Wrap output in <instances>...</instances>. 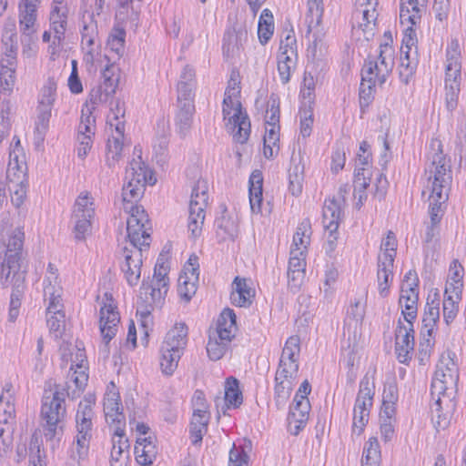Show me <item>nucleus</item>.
Wrapping results in <instances>:
<instances>
[{
	"mask_svg": "<svg viewBox=\"0 0 466 466\" xmlns=\"http://www.w3.org/2000/svg\"><path fill=\"white\" fill-rule=\"evenodd\" d=\"M56 84L52 78H48L47 83L41 90V96L39 99L40 108L52 109L53 104L56 100Z\"/></svg>",
	"mask_w": 466,
	"mask_h": 466,
	"instance_id": "48",
	"label": "nucleus"
},
{
	"mask_svg": "<svg viewBox=\"0 0 466 466\" xmlns=\"http://www.w3.org/2000/svg\"><path fill=\"white\" fill-rule=\"evenodd\" d=\"M275 403L279 409L282 408L290 396L292 390V380L289 379H279L275 376Z\"/></svg>",
	"mask_w": 466,
	"mask_h": 466,
	"instance_id": "37",
	"label": "nucleus"
},
{
	"mask_svg": "<svg viewBox=\"0 0 466 466\" xmlns=\"http://www.w3.org/2000/svg\"><path fill=\"white\" fill-rule=\"evenodd\" d=\"M25 170L26 163L25 161V155L17 156L16 158L13 157V156H9L6 177L10 183L16 182V185H19L20 182H24Z\"/></svg>",
	"mask_w": 466,
	"mask_h": 466,
	"instance_id": "31",
	"label": "nucleus"
},
{
	"mask_svg": "<svg viewBox=\"0 0 466 466\" xmlns=\"http://www.w3.org/2000/svg\"><path fill=\"white\" fill-rule=\"evenodd\" d=\"M66 19L67 16H58L57 15L50 16L51 30H53L55 34L53 41L54 46H60L65 38V32L67 24Z\"/></svg>",
	"mask_w": 466,
	"mask_h": 466,
	"instance_id": "51",
	"label": "nucleus"
},
{
	"mask_svg": "<svg viewBox=\"0 0 466 466\" xmlns=\"http://www.w3.org/2000/svg\"><path fill=\"white\" fill-rule=\"evenodd\" d=\"M322 5V0H309V11L306 16L308 34L311 32L313 26H318L320 24L323 14Z\"/></svg>",
	"mask_w": 466,
	"mask_h": 466,
	"instance_id": "42",
	"label": "nucleus"
},
{
	"mask_svg": "<svg viewBox=\"0 0 466 466\" xmlns=\"http://www.w3.org/2000/svg\"><path fill=\"white\" fill-rule=\"evenodd\" d=\"M248 456L245 451L240 447H236L233 444L229 451L228 466H244L248 464Z\"/></svg>",
	"mask_w": 466,
	"mask_h": 466,
	"instance_id": "64",
	"label": "nucleus"
},
{
	"mask_svg": "<svg viewBox=\"0 0 466 466\" xmlns=\"http://www.w3.org/2000/svg\"><path fill=\"white\" fill-rule=\"evenodd\" d=\"M456 354L447 350L441 357L440 364L437 366L434 378L431 382V395H442L447 409L454 408L453 392L459 379L457 364L454 361Z\"/></svg>",
	"mask_w": 466,
	"mask_h": 466,
	"instance_id": "5",
	"label": "nucleus"
},
{
	"mask_svg": "<svg viewBox=\"0 0 466 466\" xmlns=\"http://www.w3.org/2000/svg\"><path fill=\"white\" fill-rule=\"evenodd\" d=\"M289 189L292 195H299L301 193L302 181H303V167L299 164H295L289 169Z\"/></svg>",
	"mask_w": 466,
	"mask_h": 466,
	"instance_id": "54",
	"label": "nucleus"
},
{
	"mask_svg": "<svg viewBox=\"0 0 466 466\" xmlns=\"http://www.w3.org/2000/svg\"><path fill=\"white\" fill-rule=\"evenodd\" d=\"M380 447L376 437H371L365 443L361 466H379L380 463Z\"/></svg>",
	"mask_w": 466,
	"mask_h": 466,
	"instance_id": "33",
	"label": "nucleus"
},
{
	"mask_svg": "<svg viewBox=\"0 0 466 466\" xmlns=\"http://www.w3.org/2000/svg\"><path fill=\"white\" fill-rule=\"evenodd\" d=\"M300 351V339L298 336L289 337L283 348L280 360H297L299 361V355Z\"/></svg>",
	"mask_w": 466,
	"mask_h": 466,
	"instance_id": "49",
	"label": "nucleus"
},
{
	"mask_svg": "<svg viewBox=\"0 0 466 466\" xmlns=\"http://www.w3.org/2000/svg\"><path fill=\"white\" fill-rule=\"evenodd\" d=\"M127 178H129L127 185L124 186L122 197L123 201L126 203L124 208L128 210L130 216L132 215V208L137 207L144 210L143 207L134 205L137 199L140 198L144 192L143 180L147 179V172L144 167H140V164L136 160H133L126 170ZM147 217V215L145 214Z\"/></svg>",
	"mask_w": 466,
	"mask_h": 466,
	"instance_id": "8",
	"label": "nucleus"
},
{
	"mask_svg": "<svg viewBox=\"0 0 466 466\" xmlns=\"http://www.w3.org/2000/svg\"><path fill=\"white\" fill-rule=\"evenodd\" d=\"M105 299L106 301L100 309L99 323L101 334L107 344L116 336L120 316L116 311V307L113 304L112 295L106 293Z\"/></svg>",
	"mask_w": 466,
	"mask_h": 466,
	"instance_id": "10",
	"label": "nucleus"
},
{
	"mask_svg": "<svg viewBox=\"0 0 466 466\" xmlns=\"http://www.w3.org/2000/svg\"><path fill=\"white\" fill-rule=\"evenodd\" d=\"M431 163L425 169L428 175V187H431L429 199L446 202L452 183L451 159L443 153V147L439 139L431 142Z\"/></svg>",
	"mask_w": 466,
	"mask_h": 466,
	"instance_id": "3",
	"label": "nucleus"
},
{
	"mask_svg": "<svg viewBox=\"0 0 466 466\" xmlns=\"http://www.w3.org/2000/svg\"><path fill=\"white\" fill-rule=\"evenodd\" d=\"M274 31L273 15L268 9H264L260 15L258 25V35L262 45L268 43L271 38Z\"/></svg>",
	"mask_w": 466,
	"mask_h": 466,
	"instance_id": "36",
	"label": "nucleus"
},
{
	"mask_svg": "<svg viewBox=\"0 0 466 466\" xmlns=\"http://www.w3.org/2000/svg\"><path fill=\"white\" fill-rule=\"evenodd\" d=\"M208 184L205 180H198L192 189L189 204L196 203L197 207L206 208L208 206Z\"/></svg>",
	"mask_w": 466,
	"mask_h": 466,
	"instance_id": "46",
	"label": "nucleus"
},
{
	"mask_svg": "<svg viewBox=\"0 0 466 466\" xmlns=\"http://www.w3.org/2000/svg\"><path fill=\"white\" fill-rule=\"evenodd\" d=\"M187 327L184 323L176 325L171 329L166 335L164 341L162 342V351L167 352L172 350H178L183 352V350L187 344Z\"/></svg>",
	"mask_w": 466,
	"mask_h": 466,
	"instance_id": "16",
	"label": "nucleus"
},
{
	"mask_svg": "<svg viewBox=\"0 0 466 466\" xmlns=\"http://www.w3.org/2000/svg\"><path fill=\"white\" fill-rule=\"evenodd\" d=\"M298 371L299 361L279 360V368L277 370L276 375H278L279 379L284 378L292 380L293 379L296 378Z\"/></svg>",
	"mask_w": 466,
	"mask_h": 466,
	"instance_id": "57",
	"label": "nucleus"
},
{
	"mask_svg": "<svg viewBox=\"0 0 466 466\" xmlns=\"http://www.w3.org/2000/svg\"><path fill=\"white\" fill-rule=\"evenodd\" d=\"M248 38L246 26L239 23H234L228 28L223 37V56L227 61H232L239 56L243 42Z\"/></svg>",
	"mask_w": 466,
	"mask_h": 466,
	"instance_id": "9",
	"label": "nucleus"
},
{
	"mask_svg": "<svg viewBox=\"0 0 466 466\" xmlns=\"http://www.w3.org/2000/svg\"><path fill=\"white\" fill-rule=\"evenodd\" d=\"M374 396V383L365 376L360 383V390L353 410L352 432L360 436L369 421L370 409Z\"/></svg>",
	"mask_w": 466,
	"mask_h": 466,
	"instance_id": "7",
	"label": "nucleus"
},
{
	"mask_svg": "<svg viewBox=\"0 0 466 466\" xmlns=\"http://www.w3.org/2000/svg\"><path fill=\"white\" fill-rule=\"evenodd\" d=\"M15 57L8 55L0 62V94L9 96L15 82Z\"/></svg>",
	"mask_w": 466,
	"mask_h": 466,
	"instance_id": "19",
	"label": "nucleus"
},
{
	"mask_svg": "<svg viewBox=\"0 0 466 466\" xmlns=\"http://www.w3.org/2000/svg\"><path fill=\"white\" fill-rule=\"evenodd\" d=\"M309 230L310 223L309 220H304L299 224L293 237V244L296 246V248H300L299 246H303L306 248L307 244L309 243V234H308Z\"/></svg>",
	"mask_w": 466,
	"mask_h": 466,
	"instance_id": "60",
	"label": "nucleus"
},
{
	"mask_svg": "<svg viewBox=\"0 0 466 466\" xmlns=\"http://www.w3.org/2000/svg\"><path fill=\"white\" fill-rule=\"evenodd\" d=\"M64 322L65 314L62 311H59V313L54 314L53 316L47 318V326L50 332L54 334L56 339L62 337Z\"/></svg>",
	"mask_w": 466,
	"mask_h": 466,
	"instance_id": "62",
	"label": "nucleus"
},
{
	"mask_svg": "<svg viewBox=\"0 0 466 466\" xmlns=\"http://www.w3.org/2000/svg\"><path fill=\"white\" fill-rule=\"evenodd\" d=\"M217 227V237L219 238V242L230 239L234 241L238 236V224L237 218L229 216L226 213V210L222 215L215 220Z\"/></svg>",
	"mask_w": 466,
	"mask_h": 466,
	"instance_id": "21",
	"label": "nucleus"
},
{
	"mask_svg": "<svg viewBox=\"0 0 466 466\" xmlns=\"http://www.w3.org/2000/svg\"><path fill=\"white\" fill-rule=\"evenodd\" d=\"M300 115V134L303 137L310 136L312 131V126L314 122L313 118V107L301 106L299 109Z\"/></svg>",
	"mask_w": 466,
	"mask_h": 466,
	"instance_id": "55",
	"label": "nucleus"
},
{
	"mask_svg": "<svg viewBox=\"0 0 466 466\" xmlns=\"http://www.w3.org/2000/svg\"><path fill=\"white\" fill-rule=\"evenodd\" d=\"M168 266L163 257H159L154 268V275L152 280H157V285L165 288L164 293H167L168 287Z\"/></svg>",
	"mask_w": 466,
	"mask_h": 466,
	"instance_id": "52",
	"label": "nucleus"
},
{
	"mask_svg": "<svg viewBox=\"0 0 466 466\" xmlns=\"http://www.w3.org/2000/svg\"><path fill=\"white\" fill-rule=\"evenodd\" d=\"M76 390L72 395L65 387L60 389V385H56V390L52 396L44 395L41 406V418L44 421V435L47 441L57 439L60 441L64 434V420L66 416V409L65 405V395L74 399Z\"/></svg>",
	"mask_w": 466,
	"mask_h": 466,
	"instance_id": "4",
	"label": "nucleus"
},
{
	"mask_svg": "<svg viewBox=\"0 0 466 466\" xmlns=\"http://www.w3.org/2000/svg\"><path fill=\"white\" fill-rule=\"evenodd\" d=\"M440 301L437 298V294H434L433 298L428 296L427 303L422 318V326L427 330V335L431 336L436 323L440 319Z\"/></svg>",
	"mask_w": 466,
	"mask_h": 466,
	"instance_id": "29",
	"label": "nucleus"
},
{
	"mask_svg": "<svg viewBox=\"0 0 466 466\" xmlns=\"http://www.w3.org/2000/svg\"><path fill=\"white\" fill-rule=\"evenodd\" d=\"M342 209L340 203L335 199H329L324 202L322 210V223L326 230L329 231V237L333 239L329 240L330 249H333V243L337 239L334 235L337 232L339 222L341 220Z\"/></svg>",
	"mask_w": 466,
	"mask_h": 466,
	"instance_id": "12",
	"label": "nucleus"
},
{
	"mask_svg": "<svg viewBox=\"0 0 466 466\" xmlns=\"http://www.w3.org/2000/svg\"><path fill=\"white\" fill-rule=\"evenodd\" d=\"M123 137L117 134V137H114L112 139H108L106 148V164L109 167L115 166L116 162L118 160L122 149H123Z\"/></svg>",
	"mask_w": 466,
	"mask_h": 466,
	"instance_id": "44",
	"label": "nucleus"
},
{
	"mask_svg": "<svg viewBox=\"0 0 466 466\" xmlns=\"http://www.w3.org/2000/svg\"><path fill=\"white\" fill-rule=\"evenodd\" d=\"M429 214L431 221L427 225L425 233V242L430 243L433 238L439 234L440 222L444 215L446 208V202L440 200L429 199Z\"/></svg>",
	"mask_w": 466,
	"mask_h": 466,
	"instance_id": "17",
	"label": "nucleus"
},
{
	"mask_svg": "<svg viewBox=\"0 0 466 466\" xmlns=\"http://www.w3.org/2000/svg\"><path fill=\"white\" fill-rule=\"evenodd\" d=\"M125 37L126 31L123 28H114L107 40V46L111 51L121 56L124 52Z\"/></svg>",
	"mask_w": 466,
	"mask_h": 466,
	"instance_id": "56",
	"label": "nucleus"
},
{
	"mask_svg": "<svg viewBox=\"0 0 466 466\" xmlns=\"http://www.w3.org/2000/svg\"><path fill=\"white\" fill-rule=\"evenodd\" d=\"M41 441L36 433H34L31 437L29 443V455H30V465L43 466L44 462L41 458Z\"/></svg>",
	"mask_w": 466,
	"mask_h": 466,
	"instance_id": "59",
	"label": "nucleus"
},
{
	"mask_svg": "<svg viewBox=\"0 0 466 466\" xmlns=\"http://www.w3.org/2000/svg\"><path fill=\"white\" fill-rule=\"evenodd\" d=\"M160 368L165 375L170 376L174 373L177 368L178 361L181 358L182 353L178 350L176 351H162V346L160 347Z\"/></svg>",
	"mask_w": 466,
	"mask_h": 466,
	"instance_id": "40",
	"label": "nucleus"
},
{
	"mask_svg": "<svg viewBox=\"0 0 466 466\" xmlns=\"http://www.w3.org/2000/svg\"><path fill=\"white\" fill-rule=\"evenodd\" d=\"M416 55V51L412 56L411 50H405L404 47H400V78L406 85L416 71L418 66Z\"/></svg>",
	"mask_w": 466,
	"mask_h": 466,
	"instance_id": "30",
	"label": "nucleus"
},
{
	"mask_svg": "<svg viewBox=\"0 0 466 466\" xmlns=\"http://www.w3.org/2000/svg\"><path fill=\"white\" fill-rule=\"evenodd\" d=\"M373 63L377 66L378 82L380 85H383L394 66L393 50L388 41L380 45L378 61H373Z\"/></svg>",
	"mask_w": 466,
	"mask_h": 466,
	"instance_id": "14",
	"label": "nucleus"
},
{
	"mask_svg": "<svg viewBox=\"0 0 466 466\" xmlns=\"http://www.w3.org/2000/svg\"><path fill=\"white\" fill-rule=\"evenodd\" d=\"M279 96L272 93L268 101V109L265 116L268 126H279Z\"/></svg>",
	"mask_w": 466,
	"mask_h": 466,
	"instance_id": "45",
	"label": "nucleus"
},
{
	"mask_svg": "<svg viewBox=\"0 0 466 466\" xmlns=\"http://www.w3.org/2000/svg\"><path fill=\"white\" fill-rule=\"evenodd\" d=\"M236 319L237 317L233 309L229 308L224 309L218 319L217 329L214 331L215 335L221 337L222 339L232 340L237 329Z\"/></svg>",
	"mask_w": 466,
	"mask_h": 466,
	"instance_id": "24",
	"label": "nucleus"
},
{
	"mask_svg": "<svg viewBox=\"0 0 466 466\" xmlns=\"http://www.w3.org/2000/svg\"><path fill=\"white\" fill-rule=\"evenodd\" d=\"M112 117L108 116V123L111 127H115L116 132L124 137L125 121L121 120L125 116V108L121 106L120 102L116 101L115 106L110 108Z\"/></svg>",
	"mask_w": 466,
	"mask_h": 466,
	"instance_id": "50",
	"label": "nucleus"
},
{
	"mask_svg": "<svg viewBox=\"0 0 466 466\" xmlns=\"http://www.w3.org/2000/svg\"><path fill=\"white\" fill-rule=\"evenodd\" d=\"M198 277L188 275L187 271L179 275L177 292L185 302H189L197 291Z\"/></svg>",
	"mask_w": 466,
	"mask_h": 466,
	"instance_id": "32",
	"label": "nucleus"
},
{
	"mask_svg": "<svg viewBox=\"0 0 466 466\" xmlns=\"http://www.w3.org/2000/svg\"><path fill=\"white\" fill-rule=\"evenodd\" d=\"M120 395L118 392H107L104 400V411L106 420L115 427V435H122L126 427V418L122 412Z\"/></svg>",
	"mask_w": 466,
	"mask_h": 466,
	"instance_id": "11",
	"label": "nucleus"
},
{
	"mask_svg": "<svg viewBox=\"0 0 466 466\" xmlns=\"http://www.w3.org/2000/svg\"><path fill=\"white\" fill-rule=\"evenodd\" d=\"M393 258L390 255L378 256V289L382 298L389 294L390 276H392Z\"/></svg>",
	"mask_w": 466,
	"mask_h": 466,
	"instance_id": "23",
	"label": "nucleus"
},
{
	"mask_svg": "<svg viewBox=\"0 0 466 466\" xmlns=\"http://www.w3.org/2000/svg\"><path fill=\"white\" fill-rule=\"evenodd\" d=\"M463 276L464 269L460 264L458 259L452 260L450 266V277L449 281H451V285H455L457 291H460L461 287H463Z\"/></svg>",
	"mask_w": 466,
	"mask_h": 466,
	"instance_id": "61",
	"label": "nucleus"
},
{
	"mask_svg": "<svg viewBox=\"0 0 466 466\" xmlns=\"http://www.w3.org/2000/svg\"><path fill=\"white\" fill-rule=\"evenodd\" d=\"M9 190L11 192V202L15 208H20L24 203L25 198V186L24 182H20L19 185H16V182L10 183L9 182Z\"/></svg>",
	"mask_w": 466,
	"mask_h": 466,
	"instance_id": "63",
	"label": "nucleus"
},
{
	"mask_svg": "<svg viewBox=\"0 0 466 466\" xmlns=\"http://www.w3.org/2000/svg\"><path fill=\"white\" fill-rule=\"evenodd\" d=\"M231 340L222 339L221 337L215 335V332L209 333V339L207 345V352L211 360H220L228 349Z\"/></svg>",
	"mask_w": 466,
	"mask_h": 466,
	"instance_id": "34",
	"label": "nucleus"
},
{
	"mask_svg": "<svg viewBox=\"0 0 466 466\" xmlns=\"http://www.w3.org/2000/svg\"><path fill=\"white\" fill-rule=\"evenodd\" d=\"M94 215L95 208L90 201L88 193H82L76 200L73 216L93 218Z\"/></svg>",
	"mask_w": 466,
	"mask_h": 466,
	"instance_id": "47",
	"label": "nucleus"
},
{
	"mask_svg": "<svg viewBox=\"0 0 466 466\" xmlns=\"http://www.w3.org/2000/svg\"><path fill=\"white\" fill-rule=\"evenodd\" d=\"M147 216L143 209L132 208V215L127 220V238L132 248H125V262L121 266L127 283L137 284L141 275L142 251L149 248L150 235L145 229Z\"/></svg>",
	"mask_w": 466,
	"mask_h": 466,
	"instance_id": "2",
	"label": "nucleus"
},
{
	"mask_svg": "<svg viewBox=\"0 0 466 466\" xmlns=\"http://www.w3.org/2000/svg\"><path fill=\"white\" fill-rule=\"evenodd\" d=\"M293 405L289 409V418L294 419L295 417H300L309 419V413L310 410V403L305 395H298L294 397Z\"/></svg>",
	"mask_w": 466,
	"mask_h": 466,
	"instance_id": "43",
	"label": "nucleus"
},
{
	"mask_svg": "<svg viewBox=\"0 0 466 466\" xmlns=\"http://www.w3.org/2000/svg\"><path fill=\"white\" fill-rule=\"evenodd\" d=\"M402 345L405 347H408V345H415L413 322L405 325L399 319L395 330V346Z\"/></svg>",
	"mask_w": 466,
	"mask_h": 466,
	"instance_id": "39",
	"label": "nucleus"
},
{
	"mask_svg": "<svg viewBox=\"0 0 466 466\" xmlns=\"http://www.w3.org/2000/svg\"><path fill=\"white\" fill-rule=\"evenodd\" d=\"M36 6L35 0H21L19 3V24L23 35L30 36L35 33Z\"/></svg>",
	"mask_w": 466,
	"mask_h": 466,
	"instance_id": "15",
	"label": "nucleus"
},
{
	"mask_svg": "<svg viewBox=\"0 0 466 466\" xmlns=\"http://www.w3.org/2000/svg\"><path fill=\"white\" fill-rule=\"evenodd\" d=\"M95 404V398L92 395L86 397L79 402L76 414V432L92 433L94 411L92 406Z\"/></svg>",
	"mask_w": 466,
	"mask_h": 466,
	"instance_id": "13",
	"label": "nucleus"
},
{
	"mask_svg": "<svg viewBox=\"0 0 466 466\" xmlns=\"http://www.w3.org/2000/svg\"><path fill=\"white\" fill-rule=\"evenodd\" d=\"M437 399L434 402V408L432 409V421L434 423L435 429L439 431L440 430L446 429L451 421V410H447L446 412L442 411V402L444 398L442 395H436Z\"/></svg>",
	"mask_w": 466,
	"mask_h": 466,
	"instance_id": "38",
	"label": "nucleus"
},
{
	"mask_svg": "<svg viewBox=\"0 0 466 466\" xmlns=\"http://www.w3.org/2000/svg\"><path fill=\"white\" fill-rule=\"evenodd\" d=\"M125 435V428H123L121 436L113 435L110 454L111 466H114L115 463H120L119 466H123L129 458V443Z\"/></svg>",
	"mask_w": 466,
	"mask_h": 466,
	"instance_id": "27",
	"label": "nucleus"
},
{
	"mask_svg": "<svg viewBox=\"0 0 466 466\" xmlns=\"http://www.w3.org/2000/svg\"><path fill=\"white\" fill-rule=\"evenodd\" d=\"M248 194L250 208L253 213L261 212V203L263 200V175L258 169H255L248 180Z\"/></svg>",
	"mask_w": 466,
	"mask_h": 466,
	"instance_id": "20",
	"label": "nucleus"
},
{
	"mask_svg": "<svg viewBox=\"0 0 466 466\" xmlns=\"http://www.w3.org/2000/svg\"><path fill=\"white\" fill-rule=\"evenodd\" d=\"M13 430L9 425L0 424V457L6 456L12 451Z\"/></svg>",
	"mask_w": 466,
	"mask_h": 466,
	"instance_id": "58",
	"label": "nucleus"
},
{
	"mask_svg": "<svg viewBox=\"0 0 466 466\" xmlns=\"http://www.w3.org/2000/svg\"><path fill=\"white\" fill-rule=\"evenodd\" d=\"M165 288L157 285V280H143L140 287V300L144 303H150L157 308H161L164 303Z\"/></svg>",
	"mask_w": 466,
	"mask_h": 466,
	"instance_id": "22",
	"label": "nucleus"
},
{
	"mask_svg": "<svg viewBox=\"0 0 466 466\" xmlns=\"http://www.w3.org/2000/svg\"><path fill=\"white\" fill-rule=\"evenodd\" d=\"M136 461L142 466H150L153 463L155 456V446L152 441L148 444H143L139 440L137 441L135 446Z\"/></svg>",
	"mask_w": 466,
	"mask_h": 466,
	"instance_id": "41",
	"label": "nucleus"
},
{
	"mask_svg": "<svg viewBox=\"0 0 466 466\" xmlns=\"http://www.w3.org/2000/svg\"><path fill=\"white\" fill-rule=\"evenodd\" d=\"M25 233L15 228L10 233H0V284L3 289L12 286L9 320L15 321L19 315L21 301L25 289L26 270L22 269L25 259Z\"/></svg>",
	"mask_w": 466,
	"mask_h": 466,
	"instance_id": "1",
	"label": "nucleus"
},
{
	"mask_svg": "<svg viewBox=\"0 0 466 466\" xmlns=\"http://www.w3.org/2000/svg\"><path fill=\"white\" fill-rule=\"evenodd\" d=\"M75 226L73 229L75 239L82 241L86 239V235L91 232V218L87 217L73 216Z\"/></svg>",
	"mask_w": 466,
	"mask_h": 466,
	"instance_id": "53",
	"label": "nucleus"
},
{
	"mask_svg": "<svg viewBox=\"0 0 466 466\" xmlns=\"http://www.w3.org/2000/svg\"><path fill=\"white\" fill-rule=\"evenodd\" d=\"M92 433L77 432L73 442L75 448L72 449L70 458L75 461L67 466H80V461L87 458L89 452L90 441Z\"/></svg>",
	"mask_w": 466,
	"mask_h": 466,
	"instance_id": "28",
	"label": "nucleus"
},
{
	"mask_svg": "<svg viewBox=\"0 0 466 466\" xmlns=\"http://www.w3.org/2000/svg\"><path fill=\"white\" fill-rule=\"evenodd\" d=\"M255 291L248 285L247 279L236 277L233 281V291L230 295L232 304L248 308L252 303Z\"/></svg>",
	"mask_w": 466,
	"mask_h": 466,
	"instance_id": "18",
	"label": "nucleus"
},
{
	"mask_svg": "<svg viewBox=\"0 0 466 466\" xmlns=\"http://www.w3.org/2000/svg\"><path fill=\"white\" fill-rule=\"evenodd\" d=\"M243 401L242 392L238 388V380L233 377L227 380L224 402L227 408H238Z\"/></svg>",
	"mask_w": 466,
	"mask_h": 466,
	"instance_id": "35",
	"label": "nucleus"
},
{
	"mask_svg": "<svg viewBox=\"0 0 466 466\" xmlns=\"http://www.w3.org/2000/svg\"><path fill=\"white\" fill-rule=\"evenodd\" d=\"M222 114L224 119L228 117L227 127L230 126L233 132L237 129L233 135L234 139L240 144L246 143L250 135V121L241 103L237 101L235 104L232 96H224Z\"/></svg>",
	"mask_w": 466,
	"mask_h": 466,
	"instance_id": "6",
	"label": "nucleus"
},
{
	"mask_svg": "<svg viewBox=\"0 0 466 466\" xmlns=\"http://www.w3.org/2000/svg\"><path fill=\"white\" fill-rule=\"evenodd\" d=\"M413 288L406 289L405 286H401L400 297L399 302L404 307L402 315L407 323H410L417 318V304L419 299L418 289H412Z\"/></svg>",
	"mask_w": 466,
	"mask_h": 466,
	"instance_id": "25",
	"label": "nucleus"
},
{
	"mask_svg": "<svg viewBox=\"0 0 466 466\" xmlns=\"http://www.w3.org/2000/svg\"><path fill=\"white\" fill-rule=\"evenodd\" d=\"M177 112L175 116V125L181 137H185L191 128L195 106L192 102L177 104Z\"/></svg>",
	"mask_w": 466,
	"mask_h": 466,
	"instance_id": "26",
	"label": "nucleus"
}]
</instances>
